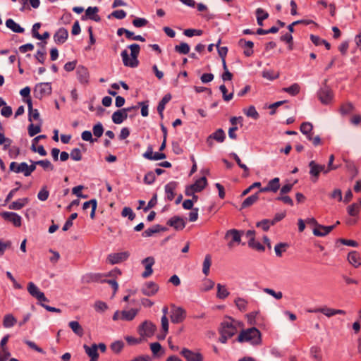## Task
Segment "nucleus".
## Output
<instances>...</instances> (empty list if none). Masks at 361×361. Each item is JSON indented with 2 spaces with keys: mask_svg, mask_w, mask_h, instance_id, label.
I'll list each match as a JSON object with an SVG mask.
<instances>
[{
  "mask_svg": "<svg viewBox=\"0 0 361 361\" xmlns=\"http://www.w3.org/2000/svg\"><path fill=\"white\" fill-rule=\"evenodd\" d=\"M171 94H166L159 102V115L162 116V111L164 109L165 105L171 100Z\"/></svg>",
  "mask_w": 361,
  "mask_h": 361,
  "instance_id": "61",
  "label": "nucleus"
},
{
  "mask_svg": "<svg viewBox=\"0 0 361 361\" xmlns=\"http://www.w3.org/2000/svg\"><path fill=\"white\" fill-rule=\"evenodd\" d=\"M347 210L350 216H357L360 212V205L357 203H353L348 207Z\"/></svg>",
  "mask_w": 361,
  "mask_h": 361,
  "instance_id": "49",
  "label": "nucleus"
},
{
  "mask_svg": "<svg viewBox=\"0 0 361 361\" xmlns=\"http://www.w3.org/2000/svg\"><path fill=\"white\" fill-rule=\"evenodd\" d=\"M77 216H78L77 213H73L71 214L70 217L66 221V223L64 224V225L63 226L62 229L63 231H68L73 226V221L74 219H75L77 218Z\"/></svg>",
  "mask_w": 361,
  "mask_h": 361,
  "instance_id": "59",
  "label": "nucleus"
},
{
  "mask_svg": "<svg viewBox=\"0 0 361 361\" xmlns=\"http://www.w3.org/2000/svg\"><path fill=\"white\" fill-rule=\"evenodd\" d=\"M180 355L185 357L187 361H203V356L198 352H193L187 348H183Z\"/></svg>",
  "mask_w": 361,
  "mask_h": 361,
  "instance_id": "13",
  "label": "nucleus"
},
{
  "mask_svg": "<svg viewBox=\"0 0 361 361\" xmlns=\"http://www.w3.org/2000/svg\"><path fill=\"white\" fill-rule=\"evenodd\" d=\"M70 156L74 161H80L82 159V154L79 148L73 149L71 152Z\"/></svg>",
  "mask_w": 361,
  "mask_h": 361,
  "instance_id": "63",
  "label": "nucleus"
},
{
  "mask_svg": "<svg viewBox=\"0 0 361 361\" xmlns=\"http://www.w3.org/2000/svg\"><path fill=\"white\" fill-rule=\"evenodd\" d=\"M157 331V326L149 321H145L138 327V332L142 337L150 338Z\"/></svg>",
  "mask_w": 361,
  "mask_h": 361,
  "instance_id": "5",
  "label": "nucleus"
},
{
  "mask_svg": "<svg viewBox=\"0 0 361 361\" xmlns=\"http://www.w3.org/2000/svg\"><path fill=\"white\" fill-rule=\"evenodd\" d=\"M35 164L41 166L44 170L53 171L54 167L52 164L48 159L36 161Z\"/></svg>",
  "mask_w": 361,
  "mask_h": 361,
  "instance_id": "52",
  "label": "nucleus"
},
{
  "mask_svg": "<svg viewBox=\"0 0 361 361\" xmlns=\"http://www.w3.org/2000/svg\"><path fill=\"white\" fill-rule=\"evenodd\" d=\"M158 291V286L152 281L146 282L142 288V292L147 296L154 295Z\"/></svg>",
  "mask_w": 361,
  "mask_h": 361,
  "instance_id": "23",
  "label": "nucleus"
},
{
  "mask_svg": "<svg viewBox=\"0 0 361 361\" xmlns=\"http://www.w3.org/2000/svg\"><path fill=\"white\" fill-rule=\"evenodd\" d=\"M300 130L302 133L306 135L307 138L312 141L314 146L319 145L321 144V139L319 135L313 137V126L310 122H303L300 125Z\"/></svg>",
  "mask_w": 361,
  "mask_h": 361,
  "instance_id": "3",
  "label": "nucleus"
},
{
  "mask_svg": "<svg viewBox=\"0 0 361 361\" xmlns=\"http://www.w3.org/2000/svg\"><path fill=\"white\" fill-rule=\"evenodd\" d=\"M102 274L99 273H88L82 276L81 281L83 283H91L102 281Z\"/></svg>",
  "mask_w": 361,
  "mask_h": 361,
  "instance_id": "27",
  "label": "nucleus"
},
{
  "mask_svg": "<svg viewBox=\"0 0 361 361\" xmlns=\"http://www.w3.org/2000/svg\"><path fill=\"white\" fill-rule=\"evenodd\" d=\"M207 180L204 176L197 180L195 183L190 185L192 189H195V192H201L207 185Z\"/></svg>",
  "mask_w": 361,
  "mask_h": 361,
  "instance_id": "35",
  "label": "nucleus"
},
{
  "mask_svg": "<svg viewBox=\"0 0 361 361\" xmlns=\"http://www.w3.org/2000/svg\"><path fill=\"white\" fill-rule=\"evenodd\" d=\"M138 310L136 309H131L130 310H123L121 311V317L122 320L124 321H131L133 320L136 314H137Z\"/></svg>",
  "mask_w": 361,
  "mask_h": 361,
  "instance_id": "39",
  "label": "nucleus"
},
{
  "mask_svg": "<svg viewBox=\"0 0 361 361\" xmlns=\"http://www.w3.org/2000/svg\"><path fill=\"white\" fill-rule=\"evenodd\" d=\"M167 225L173 227L176 231H181L185 227V222L183 218L174 216L167 221Z\"/></svg>",
  "mask_w": 361,
  "mask_h": 361,
  "instance_id": "18",
  "label": "nucleus"
},
{
  "mask_svg": "<svg viewBox=\"0 0 361 361\" xmlns=\"http://www.w3.org/2000/svg\"><path fill=\"white\" fill-rule=\"evenodd\" d=\"M238 45L244 49L243 53L246 56H250L253 54L254 43L252 42L246 41L244 39H240L238 41Z\"/></svg>",
  "mask_w": 361,
  "mask_h": 361,
  "instance_id": "28",
  "label": "nucleus"
},
{
  "mask_svg": "<svg viewBox=\"0 0 361 361\" xmlns=\"http://www.w3.org/2000/svg\"><path fill=\"white\" fill-rule=\"evenodd\" d=\"M348 260L355 268L361 265V257L357 251L350 252L348 255Z\"/></svg>",
  "mask_w": 361,
  "mask_h": 361,
  "instance_id": "31",
  "label": "nucleus"
},
{
  "mask_svg": "<svg viewBox=\"0 0 361 361\" xmlns=\"http://www.w3.org/2000/svg\"><path fill=\"white\" fill-rule=\"evenodd\" d=\"M130 254L128 252H121L117 253H112L108 255L107 259L111 264H116L126 261Z\"/></svg>",
  "mask_w": 361,
  "mask_h": 361,
  "instance_id": "12",
  "label": "nucleus"
},
{
  "mask_svg": "<svg viewBox=\"0 0 361 361\" xmlns=\"http://www.w3.org/2000/svg\"><path fill=\"white\" fill-rule=\"evenodd\" d=\"M257 21L259 26L263 25V20L268 18L269 13L264 11L262 8H259L256 10Z\"/></svg>",
  "mask_w": 361,
  "mask_h": 361,
  "instance_id": "40",
  "label": "nucleus"
},
{
  "mask_svg": "<svg viewBox=\"0 0 361 361\" xmlns=\"http://www.w3.org/2000/svg\"><path fill=\"white\" fill-rule=\"evenodd\" d=\"M85 353L90 357V361H97L99 357V353L97 350V344L94 343L90 346L85 344L83 346Z\"/></svg>",
  "mask_w": 361,
  "mask_h": 361,
  "instance_id": "26",
  "label": "nucleus"
},
{
  "mask_svg": "<svg viewBox=\"0 0 361 361\" xmlns=\"http://www.w3.org/2000/svg\"><path fill=\"white\" fill-rule=\"evenodd\" d=\"M134 108L132 106L117 110L112 114V121L115 124H121L128 118V111H130Z\"/></svg>",
  "mask_w": 361,
  "mask_h": 361,
  "instance_id": "11",
  "label": "nucleus"
},
{
  "mask_svg": "<svg viewBox=\"0 0 361 361\" xmlns=\"http://www.w3.org/2000/svg\"><path fill=\"white\" fill-rule=\"evenodd\" d=\"M288 247V245L286 243H280L277 244L274 247L276 255L278 257H281L282 255V253L286 252V250Z\"/></svg>",
  "mask_w": 361,
  "mask_h": 361,
  "instance_id": "53",
  "label": "nucleus"
},
{
  "mask_svg": "<svg viewBox=\"0 0 361 361\" xmlns=\"http://www.w3.org/2000/svg\"><path fill=\"white\" fill-rule=\"evenodd\" d=\"M121 214L124 217H128L130 221H133L135 217V214L132 209L127 207L123 209Z\"/></svg>",
  "mask_w": 361,
  "mask_h": 361,
  "instance_id": "60",
  "label": "nucleus"
},
{
  "mask_svg": "<svg viewBox=\"0 0 361 361\" xmlns=\"http://www.w3.org/2000/svg\"><path fill=\"white\" fill-rule=\"evenodd\" d=\"M326 80L324 82V85L317 92V97L319 101L323 104H329L334 98V94L331 89L326 85Z\"/></svg>",
  "mask_w": 361,
  "mask_h": 361,
  "instance_id": "4",
  "label": "nucleus"
},
{
  "mask_svg": "<svg viewBox=\"0 0 361 361\" xmlns=\"http://www.w3.org/2000/svg\"><path fill=\"white\" fill-rule=\"evenodd\" d=\"M128 48L131 51L130 57H129L127 50H123L121 54L123 63L126 66L135 68L139 63L137 56L140 49V45L137 44H132L128 47Z\"/></svg>",
  "mask_w": 361,
  "mask_h": 361,
  "instance_id": "2",
  "label": "nucleus"
},
{
  "mask_svg": "<svg viewBox=\"0 0 361 361\" xmlns=\"http://www.w3.org/2000/svg\"><path fill=\"white\" fill-rule=\"evenodd\" d=\"M175 51L180 54H187L190 52V46L185 42H181L174 47Z\"/></svg>",
  "mask_w": 361,
  "mask_h": 361,
  "instance_id": "46",
  "label": "nucleus"
},
{
  "mask_svg": "<svg viewBox=\"0 0 361 361\" xmlns=\"http://www.w3.org/2000/svg\"><path fill=\"white\" fill-rule=\"evenodd\" d=\"M29 199L27 197H23L18 199L16 201L12 202L8 205V209L11 210H20L25 205L29 203Z\"/></svg>",
  "mask_w": 361,
  "mask_h": 361,
  "instance_id": "30",
  "label": "nucleus"
},
{
  "mask_svg": "<svg viewBox=\"0 0 361 361\" xmlns=\"http://www.w3.org/2000/svg\"><path fill=\"white\" fill-rule=\"evenodd\" d=\"M69 327L72 329V331L75 334V335L78 337L83 336V329L79 322L76 321H71L68 324Z\"/></svg>",
  "mask_w": 361,
  "mask_h": 361,
  "instance_id": "38",
  "label": "nucleus"
},
{
  "mask_svg": "<svg viewBox=\"0 0 361 361\" xmlns=\"http://www.w3.org/2000/svg\"><path fill=\"white\" fill-rule=\"evenodd\" d=\"M219 90L222 93L223 99L224 101L228 102L233 99V93L231 92L230 94H228L227 89L224 85H220Z\"/></svg>",
  "mask_w": 361,
  "mask_h": 361,
  "instance_id": "56",
  "label": "nucleus"
},
{
  "mask_svg": "<svg viewBox=\"0 0 361 361\" xmlns=\"http://www.w3.org/2000/svg\"><path fill=\"white\" fill-rule=\"evenodd\" d=\"M42 122H39L37 125L31 123L28 126V135L30 137H33L41 131V126Z\"/></svg>",
  "mask_w": 361,
  "mask_h": 361,
  "instance_id": "47",
  "label": "nucleus"
},
{
  "mask_svg": "<svg viewBox=\"0 0 361 361\" xmlns=\"http://www.w3.org/2000/svg\"><path fill=\"white\" fill-rule=\"evenodd\" d=\"M318 312H322V314H324V315H326L329 317L334 316L335 314H345V312L343 310H335V309H331V308H329V307L321 308L318 310Z\"/></svg>",
  "mask_w": 361,
  "mask_h": 361,
  "instance_id": "36",
  "label": "nucleus"
},
{
  "mask_svg": "<svg viewBox=\"0 0 361 361\" xmlns=\"http://www.w3.org/2000/svg\"><path fill=\"white\" fill-rule=\"evenodd\" d=\"M25 102L27 104L28 107V120L32 122V119L35 121H39V122H42L40 119L39 113L37 109H34L32 108V103L30 98H27L25 100Z\"/></svg>",
  "mask_w": 361,
  "mask_h": 361,
  "instance_id": "19",
  "label": "nucleus"
},
{
  "mask_svg": "<svg viewBox=\"0 0 361 361\" xmlns=\"http://www.w3.org/2000/svg\"><path fill=\"white\" fill-rule=\"evenodd\" d=\"M309 167H310V174L311 176V179L313 182H316L318 180L321 172H323V173H324V174L327 173H325V171H326L325 165L318 164L314 161H311L309 163Z\"/></svg>",
  "mask_w": 361,
  "mask_h": 361,
  "instance_id": "7",
  "label": "nucleus"
},
{
  "mask_svg": "<svg viewBox=\"0 0 361 361\" xmlns=\"http://www.w3.org/2000/svg\"><path fill=\"white\" fill-rule=\"evenodd\" d=\"M6 26L11 29L13 32L23 33L25 30L19 24L16 23L13 19L9 18L6 20Z\"/></svg>",
  "mask_w": 361,
  "mask_h": 361,
  "instance_id": "32",
  "label": "nucleus"
},
{
  "mask_svg": "<svg viewBox=\"0 0 361 361\" xmlns=\"http://www.w3.org/2000/svg\"><path fill=\"white\" fill-rule=\"evenodd\" d=\"M280 188V179L279 178H274L270 180L267 186L262 188L259 190L258 192H276Z\"/></svg>",
  "mask_w": 361,
  "mask_h": 361,
  "instance_id": "14",
  "label": "nucleus"
},
{
  "mask_svg": "<svg viewBox=\"0 0 361 361\" xmlns=\"http://www.w3.org/2000/svg\"><path fill=\"white\" fill-rule=\"evenodd\" d=\"M157 194H154L153 195V197L151 198V200L148 202L147 206L143 208V211L145 212L149 211L150 209H152L157 204Z\"/></svg>",
  "mask_w": 361,
  "mask_h": 361,
  "instance_id": "64",
  "label": "nucleus"
},
{
  "mask_svg": "<svg viewBox=\"0 0 361 361\" xmlns=\"http://www.w3.org/2000/svg\"><path fill=\"white\" fill-rule=\"evenodd\" d=\"M225 137L224 131L219 128L207 137V142L209 147H212L214 140L218 142H222L225 140Z\"/></svg>",
  "mask_w": 361,
  "mask_h": 361,
  "instance_id": "15",
  "label": "nucleus"
},
{
  "mask_svg": "<svg viewBox=\"0 0 361 361\" xmlns=\"http://www.w3.org/2000/svg\"><path fill=\"white\" fill-rule=\"evenodd\" d=\"M261 332L255 327L242 328L236 338H261Z\"/></svg>",
  "mask_w": 361,
  "mask_h": 361,
  "instance_id": "8",
  "label": "nucleus"
},
{
  "mask_svg": "<svg viewBox=\"0 0 361 361\" xmlns=\"http://www.w3.org/2000/svg\"><path fill=\"white\" fill-rule=\"evenodd\" d=\"M245 114L247 117H251L255 120L259 117V115L254 106H250L246 111L245 110Z\"/></svg>",
  "mask_w": 361,
  "mask_h": 361,
  "instance_id": "55",
  "label": "nucleus"
},
{
  "mask_svg": "<svg viewBox=\"0 0 361 361\" xmlns=\"http://www.w3.org/2000/svg\"><path fill=\"white\" fill-rule=\"evenodd\" d=\"M132 23L136 27H142L147 25L148 21L145 18H136L133 20Z\"/></svg>",
  "mask_w": 361,
  "mask_h": 361,
  "instance_id": "62",
  "label": "nucleus"
},
{
  "mask_svg": "<svg viewBox=\"0 0 361 361\" xmlns=\"http://www.w3.org/2000/svg\"><path fill=\"white\" fill-rule=\"evenodd\" d=\"M49 192L48 191V190L47 189V187L46 186H44L41 188V190H39V192H38L37 194V198L40 200V201H46L48 197H49Z\"/></svg>",
  "mask_w": 361,
  "mask_h": 361,
  "instance_id": "58",
  "label": "nucleus"
},
{
  "mask_svg": "<svg viewBox=\"0 0 361 361\" xmlns=\"http://www.w3.org/2000/svg\"><path fill=\"white\" fill-rule=\"evenodd\" d=\"M154 262V259L151 257H148L142 261V263L145 268V271L142 274V276L143 278H147L152 274L153 271L152 267L153 266Z\"/></svg>",
  "mask_w": 361,
  "mask_h": 361,
  "instance_id": "22",
  "label": "nucleus"
},
{
  "mask_svg": "<svg viewBox=\"0 0 361 361\" xmlns=\"http://www.w3.org/2000/svg\"><path fill=\"white\" fill-rule=\"evenodd\" d=\"M0 215L5 221L12 223L16 227H20L22 225V217L17 213L3 212Z\"/></svg>",
  "mask_w": 361,
  "mask_h": 361,
  "instance_id": "10",
  "label": "nucleus"
},
{
  "mask_svg": "<svg viewBox=\"0 0 361 361\" xmlns=\"http://www.w3.org/2000/svg\"><path fill=\"white\" fill-rule=\"evenodd\" d=\"M231 236L232 240L228 243V246L229 248H232L233 247V243H239L240 242V231L235 229H231L226 232L225 238Z\"/></svg>",
  "mask_w": 361,
  "mask_h": 361,
  "instance_id": "29",
  "label": "nucleus"
},
{
  "mask_svg": "<svg viewBox=\"0 0 361 361\" xmlns=\"http://www.w3.org/2000/svg\"><path fill=\"white\" fill-rule=\"evenodd\" d=\"M242 328H244L243 322L228 317V320L221 323L219 331L222 338H229L240 333Z\"/></svg>",
  "mask_w": 361,
  "mask_h": 361,
  "instance_id": "1",
  "label": "nucleus"
},
{
  "mask_svg": "<svg viewBox=\"0 0 361 361\" xmlns=\"http://www.w3.org/2000/svg\"><path fill=\"white\" fill-rule=\"evenodd\" d=\"M155 173L158 174V168L154 169V172L149 171L145 176V183L147 184H152L154 183L156 179Z\"/></svg>",
  "mask_w": 361,
  "mask_h": 361,
  "instance_id": "48",
  "label": "nucleus"
},
{
  "mask_svg": "<svg viewBox=\"0 0 361 361\" xmlns=\"http://www.w3.org/2000/svg\"><path fill=\"white\" fill-rule=\"evenodd\" d=\"M93 134L97 137H100L104 133V128L101 123H98L93 126Z\"/></svg>",
  "mask_w": 361,
  "mask_h": 361,
  "instance_id": "57",
  "label": "nucleus"
},
{
  "mask_svg": "<svg viewBox=\"0 0 361 361\" xmlns=\"http://www.w3.org/2000/svg\"><path fill=\"white\" fill-rule=\"evenodd\" d=\"M16 318L11 314H6L4 317L3 324L4 326L6 328L12 327L16 323Z\"/></svg>",
  "mask_w": 361,
  "mask_h": 361,
  "instance_id": "43",
  "label": "nucleus"
},
{
  "mask_svg": "<svg viewBox=\"0 0 361 361\" xmlns=\"http://www.w3.org/2000/svg\"><path fill=\"white\" fill-rule=\"evenodd\" d=\"M178 185V183L176 182H170L168 183L165 187V192L167 195V199L169 200H172L174 198L175 195V190Z\"/></svg>",
  "mask_w": 361,
  "mask_h": 361,
  "instance_id": "33",
  "label": "nucleus"
},
{
  "mask_svg": "<svg viewBox=\"0 0 361 361\" xmlns=\"http://www.w3.org/2000/svg\"><path fill=\"white\" fill-rule=\"evenodd\" d=\"M51 93V86L50 82H40L35 87L34 95L36 98L41 99L46 95Z\"/></svg>",
  "mask_w": 361,
  "mask_h": 361,
  "instance_id": "6",
  "label": "nucleus"
},
{
  "mask_svg": "<svg viewBox=\"0 0 361 361\" xmlns=\"http://www.w3.org/2000/svg\"><path fill=\"white\" fill-rule=\"evenodd\" d=\"M124 343L122 340H116L111 345V349L116 353H119L123 348Z\"/></svg>",
  "mask_w": 361,
  "mask_h": 361,
  "instance_id": "54",
  "label": "nucleus"
},
{
  "mask_svg": "<svg viewBox=\"0 0 361 361\" xmlns=\"http://www.w3.org/2000/svg\"><path fill=\"white\" fill-rule=\"evenodd\" d=\"M235 304L239 310L244 312L247 310V301L242 298H237L235 300Z\"/></svg>",
  "mask_w": 361,
  "mask_h": 361,
  "instance_id": "50",
  "label": "nucleus"
},
{
  "mask_svg": "<svg viewBox=\"0 0 361 361\" xmlns=\"http://www.w3.org/2000/svg\"><path fill=\"white\" fill-rule=\"evenodd\" d=\"M27 291L33 297L38 300L39 302H48L49 300L45 297L43 292L40 291L39 288L33 283L29 282L27 284Z\"/></svg>",
  "mask_w": 361,
  "mask_h": 361,
  "instance_id": "9",
  "label": "nucleus"
},
{
  "mask_svg": "<svg viewBox=\"0 0 361 361\" xmlns=\"http://www.w3.org/2000/svg\"><path fill=\"white\" fill-rule=\"evenodd\" d=\"M9 171L14 172L16 173H23L25 176H27V163L21 162L18 163L16 161H13L10 164Z\"/></svg>",
  "mask_w": 361,
  "mask_h": 361,
  "instance_id": "17",
  "label": "nucleus"
},
{
  "mask_svg": "<svg viewBox=\"0 0 361 361\" xmlns=\"http://www.w3.org/2000/svg\"><path fill=\"white\" fill-rule=\"evenodd\" d=\"M97 206V202L95 199H92L90 201L85 202L83 204L82 209L84 210L88 209L91 207V213H90V218L93 219L95 216V211Z\"/></svg>",
  "mask_w": 361,
  "mask_h": 361,
  "instance_id": "37",
  "label": "nucleus"
},
{
  "mask_svg": "<svg viewBox=\"0 0 361 361\" xmlns=\"http://www.w3.org/2000/svg\"><path fill=\"white\" fill-rule=\"evenodd\" d=\"M229 295L227 289L224 286L217 284V297L220 299H224Z\"/></svg>",
  "mask_w": 361,
  "mask_h": 361,
  "instance_id": "51",
  "label": "nucleus"
},
{
  "mask_svg": "<svg viewBox=\"0 0 361 361\" xmlns=\"http://www.w3.org/2000/svg\"><path fill=\"white\" fill-rule=\"evenodd\" d=\"M259 193L257 192L254 195L247 197L242 203L240 209L249 207L255 204L259 200Z\"/></svg>",
  "mask_w": 361,
  "mask_h": 361,
  "instance_id": "34",
  "label": "nucleus"
},
{
  "mask_svg": "<svg viewBox=\"0 0 361 361\" xmlns=\"http://www.w3.org/2000/svg\"><path fill=\"white\" fill-rule=\"evenodd\" d=\"M282 91L287 92L292 96H295L300 91V86L298 83H294L288 87H283Z\"/></svg>",
  "mask_w": 361,
  "mask_h": 361,
  "instance_id": "41",
  "label": "nucleus"
},
{
  "mask_svg": "<svg viewBox=\"0 0 361 361\" xmlns=\"http://www.w3.org/2000/svg\"><path fill=\"white\" fill-rule=\"evenodd\" d=\"M354 110V106L353 105L352 103L350 102H347V103H344L343 104L341 107H340V113L342 114V115H348L350 113H352Z\"/></svg>",
  "mask_w": 361,
  "mask_h": 361,
  "instance_id": "45",
  "label": "nucleus"
},
{
  "mask_svg": "<svg viewBox=\"0 0 361 361\" xmlns=\"http://www.w3.org/2000/svg\"><path fill=\"white\" fill-rule=\"evenodd\" d=\"M212 264V257L210 255H207L203 262L202 272L205 276H208L209 273V269Z\"/></svg>",
  "mask_w": 361,
  "mask_h": 361,
  "instance_id": "44",
  "label": "nucleus"
},
{
  "mask_svg": "<svg viewBox=\"0 0 361 361\" xmlns=\"http://www.w3.org/2000/svg\"><path fill=\"white\" fill-rule=\"evenodd\" d=\"M185 317V311L181 307H176L172 310L171 319L173 323H180Z\"/></svg>",
  "mask_w": 361,
  "mask_h": 361,
  "instance_id": "21",
  "label": "nucleus"
},
{
  "mask_svg": "<svg viewBox=\"0 0 361 361\" xmlns=\"http://www.w3.org/2000/svg\"><path fill=\"white\" fill-rule=\"evenodd\" d=\"M99 12V8L97 6L94 7H88L85 11V16H83L82 17V20H85L87 18H89L90 20H92L95 22L100 21L101 18L97 14Z\"/></svg>",
  "mask_w": 361,
  "mask_h": 361,
  "instance_id": "20",
  "label": "nucleus"
},
{
  "mask_svg": "<svg viewBox=\"0 0 361 361\" xmlns=\"http://www.w3.org/2000/svg\"><path fill=\"white\" fill-rule=\"evenodd\" d=\"M77 78L81 84H86L89 81V71L83 66H78L76 69Z\"/></svg>",
  "mask_w": 361,
  "mask_h": 361,
  "instance_id": "16",
  "label": "nucleus"
},
{
  "mask_svg": "<svg viewBox=\"0 0 361 361\" xmlns=\"http://www.w3.org/2000/svg\"><path fill=\"white\" fill-rule=\"evenodd\" d=\"M68 37L67 29L64 27L59 28L54 35V39L56 44H63Z\"/></svg>",
  "mask_w": 361,
  "mask_h": 361,
  "instance_id": "24",
  "label": "nucleus"
},
{
  "mask_svg": "<svg viewBox=\"0 0 361 361\" xmlns=\"http://www.w3.org/2000/svg\"><path fill=\"white\" fill-rule=\"evenodd\" d=\"M143 157L149 160H158V152H153V147L152 145H149L147 151L143 154Z\"/></svg>",
  "mask_w": 361,
  "mask_h": 361,
  "instance_id": "42",
  "label": "nucleus"
},
{
  "mask_svg": "<svg viewBox=\"0 0 361 361\" xmlns=\"http://www.w3.org/2000/svg\"><path fill=\"white\" fill-rule=\"evenodd\" d=\"M336 228V225L325 226L323 225H318V228H314L313 233L316 236L323 237L328 235Z\"/></svg>",
  "mask_w": 361,
  "mask_h": 361,
  "instance_id": "25",
  "label": "nucleus"
}]
</instances>
